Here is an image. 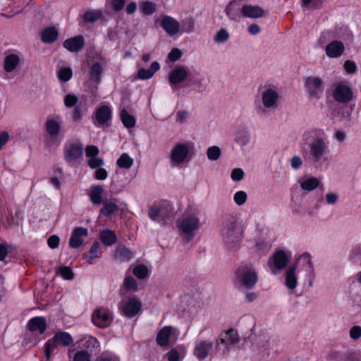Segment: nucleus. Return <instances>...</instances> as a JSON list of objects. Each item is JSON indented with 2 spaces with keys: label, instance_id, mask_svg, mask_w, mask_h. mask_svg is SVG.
Here are the masks:
<instances>
[{
  "label": "nucleus",
  "instance_id": "nucleus-1",
  "mask_svg": "<svg viewBox=\"0 0 361 361\" xmlns=\"http://www.w3.org/2000/svg\"><path fill=\"white\" fill-rule=\"evenodd\" d=\"M314 138L308 143V149L304 148V157L307 158L314 164L328 162L329 158V142L325 138V133L323 130H314Z\"/></svg>",
  "mask_w": 361,
  "mask_h": 361
},
{
  "label": "nucleus",
  "instance_id": "nucleus-2",
  "mask_svg": "<svg viewBox=\"0 0 361 361\" xmlns=\"http://www.w3.org/2000/svg\"><path fill=\"white\" fill-rule=\"evenodd\" d=\"M221 235L227 249L234 250L242 240L243 229L234 218H231L224 223Z\"/></svg>",
  "mask_w": 361,
  "mask_h": 361
},
{
  "label": "nucleus",
  "instance_id": "nucleus-3",
  "mask_svg": "<svg viewBox=\"0 0 361 361\" xmlns=\"http://www.w3.org/2000/svg\"><path fill=\"white\" fill-rule=\"evenodd\" d=\"M73 343V338L69 333L66 331L56 332L54 337L48 340L44 345L46 360H50L51 353L57 348V345L67 347Z\"/></svg>",
  "mask_w": 361,
  "mask_h": 361
},
{
  "label": "nucleus",
  "instance_id": "nucleus-4",
  "mask_svg": "<svg viewBox=\"0 0 361 361\" xmlns=\"http://www.w3.org/2000/svg\"><path fill=\"white\" fill-rule=\"evenodd\" d=\"M235 280L243 287L252 288L257 281V275L250 266L244 265L236 270Z\"/></svg>",
  "mask_w": 361,
  "mask_h": 361
},
{
  "label": "nucleus",
  "instance_id": "nucleus-5",
  "mask_svg": "<svg viewBox=\"0 0 361 361\" xmlns=\"http://www.w3.org/2000/svg\"><path fill=\"white\" fill-rule=\"evenodd\" d=\"M177 226L180 232L190 239L193 236V233L200 227V220L194 214L185 215L182 219L177 221Z\"/></svg>",
  "mask_w": 361,
  "mask_h": 361
},
{
  "label": "nucleus",
  "instance_id": "nucleus-6",
  "mask_svg": "<svg viewBox=\"0 0 361 361\" xmlns=\"http://www.w3.org/2000/svg\"><path fill=\"white\" fill-rule=\"evenodd\" d=\"M332 96L337 102L347 104L352 100L353 92L348 85L340 82L334 85Z\"/></svg>",
  "mask_w": 361,
  "mask_h": 361
},
{
  "label": "nucleus",
  "instance_id": "nucleus-7",
  "mask_svg": "<svg viewBox=\"0 0 361 361\" xmlns=\"http://www.w3.org/2000/svg\"><path fill=\"white\" fill-rule=\"evenodd\" d=\"M323 81L318 77H307L305 80V86L310 99H319L323 94Z\"/></svg>",
  "mask_w": 361,
  "mask_h": 361
},
{
  "label": "nucleus",
  "instance_id": "nucleus-8",
  "mask_svg": "<svg viewBox=\"0 0 361 361\" xmlns=\"http://www.w3.org/2000/svg\"><path fill=\"white\" fill-rule=\"evenodd\" d=\"M190 147L185 143H177L170 152V161L173 166L180 164L186 161Z\"/></svg>",
  "mask_w": 361,
  "mask_h": 361
},
{
  "label": "nucleus",
  "instance_id": "nucleus-9",
  "mask_svg": "<svg viewBox=\"0 0 361 361\" xmlns=\"http://www.w3.org/2000/svg\"><path fill=\"white\" fill-rule=\"evenodd\" d=\"M92 320L99 328L108 327L112 321L111 312L105 308L97 309L92 314Z\"/></svg>",
  "mask_w": 361,
  "mask_h": 361
},
{
  "label": "nucleus",
  "instance_id": "nucleus-10",
  "mask_svg": "<svg viewBox=\"0 0 361 361\" xmlns=\"http://www.w3.org/2000/svg\"><path fill=\"white\" fill-rule=\"evenodd\" d=\"M239 341V337L237 331L234 329H230L224 334L220 335L219 339L216 340V350L220 349V345L223 344L228 350L229 345H234Z\"/></svg>",
  "mask_w": 361,
  "mask_h": 361
},
{
  "label": "nucleus",
  "instance_id": "nucleus-11",
  "mask_svg": "<svg viewBox=\"0 0 361 361\" xmlns=\"http://www.w3.org/2000/svg\"><path fill=\"white\" fill-rule=\"evenodd\" d=\"M141 307V302L133 297L126 302L121 309L123 315L128 318H132L140 311Z\"/></svg>",
  "mask_w": 361,
  "mask_h": 361
},
{
  "label": "nucleus",
  "instance_id": "nucleus-12",
  "mask_svg": "<svg viewBox=\"0 0 361 361\" xmlns=\"http://www.w3.org/2000/svg\"><path fill=\"white\" fill-rule=\"evenodd\" d=\"M213 348V343L209 341H197L194 348V355L200 360H204Z\"/></svg>",
  "mask_w": 361,
  "mask_h": 361
},
{
  "label": "nucleus",
  "instance_id": "nucleus-13",
  "mask_svg": "<svg viewBox=\"0 0 361 361\" xmlns=\"http://www.w3.org/2000/svg\"><path fill=\"white\" fill-rule=\"evenodd\" d=\"M188 76V68L185 66L176 67L169 75L171 85H177L183 82Z\"/></svg>",
  "mask_w": 361,
  "mask_h": 361
},
{
  "label": "nucleus",
  "instance_id": "nucleus-14",
  "mask_svg": "<svg viewBox=\"0 0 361 361\" xmlns=\"http://www.w3.org/2000/svg\"><path fill=\"white\" fill-rule=\"evenodd\" d=\"M63 46L71 52H78L85 46V39L82 35H76L66 39L63 42Z\"/></svg>",
  "mask_w": 361,
  "mask_h": 361
},
{
  "label": "nucleus",
  "instance_id": "nucleus-15",
  "mask_svg": "<svg viewBox=\"0 0 361 361\" xmlns=\"http://www.w3.org/2000/svg\"><path fill=\"white\" fill-rule=\"evenodd\" d=\"M88 231L83 227H77L73 229L69 240V245L72 248H78L84 242L83 238L87 237Z\"/></svg>",
  "mask_w": 361,
  "mask_h": 361
},
{
  "label": "nucleus",
  "instance_id": "nucleus-16",
  "mask_svg": "<svg viewBox=\"0 0 361 361\" xmlns=\"http://www.w3.org/2000/svg\"><path fill=\"white\" fill-rule=\"evenodd\" d=\"M278 99V92L271 88H269L264 90L262 94L263 105L267 109L276 107L277 105Z\"/></svg>",
  "mask_w": 361,
  "mask_h": 361
},
{
  "label": "nucleus",
  "instance_id": "nucleus-17",
  "mask_svg": "<svg viewBox=\"0 0 361 361\" xmlns=\"http://www.w3.org/2000/svg\"><path fill=\"white\" fill-rule=\"evenodd\" d=\"M161 25L163 29L166 31V32L170 36H173L177 34L178 32L179 31V23L171 16H164L162 18Z\"/></svg>",
  "mask_w": 361,
  "mask_h": 361
},
{
  "label": "nucleus",
  "instance_id": "nucleus-18",
  "mask_svg": "<svg viewBox=\"0 0 361 361\" xmlns=\"http://www.w3.org/2000/svg\"><path fill=\"white\" fill-rule=\"evenodd\" d=\"M83 147L81 144H71L65 149V159L68 163H71L82 154Z\"/></svg>",
  "mask_w": 361,
  "mask_h": 361
},
{
  "label": "nucleus",
  "instance_id": "nucleus-19",
  "mask_svg": "<svg viewBox=\"0 0 361 361\" xmlns=\"http://www.w3.org/2000/svg\"><path fill=\"white\" fill-rule=\"evenodd\" d=\"M241 14L245 18H258L265 15L264 10L259 6L244 5L240 10Z\"/></svg>",
  "mask_w": 361,
  "mask_h": 361
},
{
  "label": "nucleus",
  "instance_id": "nucleus-20",
  "mask_svg": "<svg viewBox=\"0 0 361 361\" xmlns=\"http://www.w3.org/2000/svg\"><path fill=\"white\" fill-rule=\"evenodd\" d=\"M99 341L92 336H85L80 341V346L84 348L85 351L89 352L90 355L99 351Z\"/></svg>",
  "mask_w": 361,
  "mask_h": 361
},
{
  "label": "nucleus",
  "instance_id": "nucleus-21",
  "mask_svg": "<svg viewBox=\"0 0 361 361\" xmlns=\"http://www.w3.org/2000/svg\"><path fill=\"white\" fill-rule=\"evenodd\" d=\"M345 50L344 44L341 41L334 40L326 47V54L330 58H337L343 54Z\"/></svg>",
  "mask_w": 361,
  "mask_h": 361
},
{
  "label": "nucleus",
  "instance_id": "nucleus-22",
  "mask_svg": "<svg viewBox=\"0 0 361 361\" xmlns=\"http://www.w3.org/2000/svg\"><path fill=\"white\" fill-rule=\"evenodd\" d=\"M45 128L47 133L51 137H57L61 131V121L59 116L55 118H48L45 123Z\"/></svg>",
  "mask_w": 361,
  "mask_h": 361
},
{
  "label": "nucleus",
  "instance_id": "nucleus-23",
  "mask_svg": "<svg viewBox=\"0 0 361 361\" xmlns=\"http://www.w3.org/2000/svg\"><path fill=\"white\" fill-rule=\"evenodd\" d=\"M289 260L290 256L283 250L276 252L272 257L274 267L279 270L284 269Z\"/></svg>",
  "mask_w": 361,
  "mask_h": 361
},
{
  "label": "nucleus",
  "instance_id": "nucleus-24",
  "mask_svg": "<svg viewBox=\"0 0 361 361\" xmlns=\"http://www.w3.org/2000/svg\"><path fill=\"white\" fill-rule=\"evenodd\" d=\"M27 328L32 332L38 331L43 334L47 329L46 320L43 317H34L29 321Z\"/></svg>",
  "mask_w": 361,
  "mask_h": 361
},
{
  "label": "nucleus",
  "instance_id": "nucleus-25",
  "mask_svg": "<svg viewBox=\"0 0 361 361\" xmlns=\"http://www.w3.org/2000/svg\"><path fill=\"white\" fill-rule=\"evenodd\" d=\"M173 328L170 326H164L157 334V343L161 347L167 346L169 344V338L172 334Z\"/></svg>",
  "mask_w": 361,
  "mask_h": 361
},
{
  "label": "nucleus",
  "instance_id": "nucleus-26",
  "mask_svg": "<svg viewBox=\"0 0 361 361\" xmlns=\"http://www.w3.org/2000/svg\"><path fill=\"white\" fill-rule=\"evenodd\" d=\"M111 117V111L107 106H102L98 108L95 112V120L99 125H104L108 122Z\"/></svg>",
  "mask_w": 361,
  "mask_h": 361
},
{
  "label": "nucleus",
  "instance_id": "nucleus-27",
  "mask_svg": "<svg viewBox=\"0 0 361 361\" xmlns=\"http://www.w3.org/2000/svg\"><path fill=\"white\" fill-rule=\"evenodd\" d=\"M160 69V65L157 61H154L149 69L140 68L137 71V78L147 80L153 77L154 73Z\"/></svg>",
  "mask_w": 361,
  "mask_h": 361
},
{
  "label": "nucleus",
  "instance_id": "nucleus-28",
  "mask_svg": "<svg viewBox=\"0 0 361 361\" xmlns=\"http://www.w3.org/2000/svg\"><path fill=\"white\" fill-rule=\"evenodd\" d=\"M59 36L58 30L53 26L47 27L41 33V39L44 43L51 44L56 40Z\"/></svg>",
  "mask_w": 361,
  "mask_h": 361
},
{
  "label": "nucleus",
  "instance_id": "nucleus-29",
  "mask_svg": "<svg viewBox=\"0 0 361 361\" xmlns=\"http://www.w3.org/2000/svg\"><path fill=\"white\" fill-rule=\"evenodd\" d=\"M104 192V188L102 185H94L90 189L89 197L90 201L94 204H100L103 202L102 194Z\"/></svg>",
  "mask_w": 361,
  "mask_h": 361
},
{
  "label": "nucleus",
  "instance_id": "nucleus-30",
  "mask_svg": "<svg viewBox=\"0 0 361 361\" xmlns=\"http://www.w3.org/2000/svg\"><path fill=\"white\" fill-rule=\"evenodd\" d=\"M295 270L296 264L289 268L286 274V286L291 290L295 289L298 285Z\"/></svg>",
  "mask_w": 361,
  "mask_h": 361
},
{
  "label": "nucleus",
  "instance_id": "nucleus-31",
  "mask_svg": "<svg viewBox=\"0 0 361 361\" xmlns=\"http://www.w3.org/2000/svg\"><path fill=\"white\" fill-rule=\"evenodd\" d=\"M133 257V252L123 245L117 247L114 258L121 262H128Z\"/></svg>",
  "mask_w": 361,
  "mask_h": 361
},
{
  "label": "nucleus",
  "instance_id": "nucleus-32",
  "mask_svg": "<svg viewBox=\"0 0 361 361\" xmlns=\"http://www.w3.org/2000/svg\"><path fill=\"white\" fill-rule=\"evenodd\" d=\"M159 210V220L165 221L172 215V206L167 201H161L158 203Z\"/></svg>",
  "mask_w": 361,
  "mask_h": 361
},
{
  "label": "nucleus",
  "instance_id": "nucleus-33",
  "mask_svg": "<svg viewBox=\"0 0 361 361\" xmlns=\"http://www.w3.org/2000/svg\"><path fill=\"white\" fill-rule=\"evenodd\" d=\"M103 72L102 64L100 63H94L90 69V79L97 83L101 81V76Z\"/></svg>",
  "mask_w": 361,
  "mask_h": 361
},
{
  "label": "nucleus",
  "instance_id": "nucleus-34",
  "mask_svg": "<svg viewBox=\"0 0 361 361\" xmlns=\"http://www.w3.org/2000/svg\"><path fill=\"white\" fill-rule=\"evenodd\" d=\"M300 263H302L307 272L313 273L314 267L311 261V256L309 253L305 252L297 259L296 264H300Z\"/></svg>",
  "mask_w": 361,
  "mask_h": 361
},
{
  "label": "nucleus",
  "instance_id": "nucleus-35",
  "mask_svg": "<svg viewBox=\"0 0 361 361\" xmlns=\"http://www.w3.org/2000/svg\"><path fill=\"white\" fill-rule=\"evenodd\" d=\"M20 59L16 54H9L4 60V70L6 72H12L19 63Z\"/></svg>",
  "mask_w": 361,
  "mask_h": 361
},
{
  "label": "nucleus",
  "instance_id": "nucleus-36",
  "mask_svg": "<svg viewBox=\"0 0 361 361\" xmlns=\"http://www.w3.org/2000/svg\"><path fill=\"white\" fill-rule=\"evenodd\" d=\"M102 203L103 207L100 209L101 215L109 216L118 209V207L115 200L110 202L104 201Z\"/></svg>",
  "mask_w": 361,
  "mask_h": 361
},
{
  "label": "nucleus",
  "instance_id": "nucleus-37",
  "mask_svg": "<svg viewBox=\"0 0 361 361\" xmlns=\"http://www.w3.org/2000/svg\"><path fill=\"white\" fill-rule=\"evenodd\" d=\"M320 180L316 177H311L300 181V188L307 191H312L319 187Z\"/></svg>",
  "mask_w": 361,
  "mask_h": 361
},
{
  "label": "nucleus",
  "instance_id": "nucleus-38",
  "mask_svg": "<svg viewBox=\"0 0 361 361\" xmlns=\"http://www.w3.org/2000/svg\"><path fill=\"white\" fill-rule=\"evenodd\" d=\"M101 255L100 244L99 242L94 241L89 251V255L87 257V262L90 264H94L95 259L99 258Z\"/></svg>",
  "mask_w": 361,
  "mask_h": 361
},
{
  "label": "nucleus",
  "instance_id": "nucleus-39",
  "mask_svg": "<svg viewBox=\"0 0 361 361\" xmlns=\"http://www.w3.org/2000/svg\"><path fill=\"white\" fill-rule=\"evenodd\" d=\"M100 238L102 242L107 246H111L116 242V234L109 229L104 230L101 232Z\"/></svg>",
  "mask_w": 361,
  "mask_h": 361
},
{
  "label": "nucleus",
  "instance_id": "nucleus-40",
  "mask_svg": "<svg viewBox=\"0 0 361 361\" xmlns=\"http://www.w3.org/2000/svg\"><path fill=\"white\" fill-rule=\"evenodd\" d=\"M121 120L123 126L127 128H132L135 125V117L130 114L127 110L123 109L120 114Z\"/></svg>",
  "mask_w": 361,
  "mask_h": 361
},
{
  "label": "nucleus",
  "instance_id": "nucleus-41",
  "mask_svg": "<svg viewBox=\"0 0 361 361\" xmlns=\"http://www.w3.org/2000/svg\"><path fill=\"white\" fill-rule=\"evenodd\" d=\"M103 17V13L99 10H90L83 15V20L85 23H94Z\"/></svg>",
  "mask_w": 361,
  "mask_h": 361
},
{
  "label": "nucleus",
  "instance_id": "nucleus-42",
  "mask_svg": "<svg viewBox=\"0 0 361 361\" xmlns=\"http://www.w3.org/2000/svg\"><path fill=\"white\" fill-rule=\"evenodd\" d=\"M134 163L133 159H132L128 154L123 153L117 159L116 164L118 167L123 169H130Z\"/></svg>",
  "mask_w": 361,
  "mask_h": 361
},
{
  "label": "nucleus",
  "instance_id": "nucleus-43",
  "mask_svg": "<svg viewBox=\"0 0 361 361\" xmlns=\"http://www.w3.org/2000/svg\"><path fill=\"white\" fill-rule=\"evenodd\" d=\"M59 80L61 82H68L73 75V72L71 68H61L57 73Z\"/></svg>",
  "mask_w": 361,
  "mask_h": 361
},
{
  "label": "nucleus",
  "instance_id": "nucleus-44",
  "mask_svg": "<svg viewBox=\"0 0 361 361\" xmlns=\"http://www.w3.org/2000/svg\"><path fill=\"white\" fill-rule=\"evenodd\" d=\"M236 0L231 1L227 6L226 7L225 12L226 16L231 19L233 20H237L238 17V13L237 9L235 8V3Z\"/></svg>",
  "mask_w": 361,
  "mask_h": 361
},
{
  "label": "nucleus",
  "instance_id": "nucleus-45",
  "mask_svg": "<svg viewBox=\"0 0 361 361\" xmlns=\"http://www.w3.org/2000/svg\"><path fill=\"white\" fill-rule=\"evenodd\" d=\"M133 273L138 279H144L148 276V268L144 264H139L133 269Z\"/></svg>",
  "mask_w": 361,
  "mask_h": 361
},
{
  "label": "nucleus",
  "instance_id": "nucleus-46",
  "mask_svg": "<svg viewBox=\"0 0 361 361\" xmlns=\"http://www.w3.org/2000/svg\"><path fill=\"white\" fill-rule=\"evenodd\" d=\"M56 274H60L66 280H72L74 278V274L69 267H61L56 271Z\"/></svg>",
  "mask_w": 361,
  "mask_h": 361
},
{
  "label": "nucleus",
  "instance_id": "nucleus-47",
  "mask_svg": "<svg viewBox=\"0 0 361 361\" xmlns=\"http://www.w3.org/2000/svg\"><path fill=\"white\" fill-rule=\"evenodd\" d=\"M207 155L209 160L216 161L221 156V149L216 146L210 147L207 149Z\"/></svg>",
  "mask_w": 361,
  "mask_h": 361
},
{
  "label": "nucleus",
  "instance_id": "nucleus-48",
  "mask_svg": "<svg viewBox=\"0 0 361 361\" xmlns=\"http://www.w3.org/2000/svg\"><path fill=\"white\" fill-rule=\"evenodd\" d=\"M123 285L127 290L136 291L137 289V284L135 279L131 276H126Z\"/></svg>",
  "mask_w": 361,
  "mask_h": 361
},
{
  "label": "nucleus",
  "instance_id": "nucleus-49",
  "mask_svg": "<svg viewBox=\"0 0 361 361\" xmlns=\"http://www.w3.org/2000/svg\"><path fill=\"white\" fill-rule=\"evenodd\" d=\"M247 199V195L245 191L240 190L235 193L233 200L236 204L241 206L245 203Z\"/></svg>",
  "mask_w": 361,
  "mask_h": 361
},
{
  "label": "nucleus",
  "instance_id": "nucleus-50",
  "mask_svg": "<svg viewBox=\"0 0 361 361\" xmlns=\"http://www.w3.org/2000/svg\"><path fill=\"white\" fill-rule=\"evenodd\" d=\"M229 38V34L225 28H221L214 36V41L218 43L224 42Z\"/></svg>",
  "mask_w": 361,
  "mask_h": 361
},
{
  "label": "nucleus",
  "instance_id": "nucleus-51",
  "mask_svg": "<svg viewBox=\"0 0 361 361\" xmlns=\"http://www.w3.org/2000/svg\"><path fill=\"white\" fill-rule=\"evenodd\" d=\"M91 355L85 350L78 351L73 357V361H90Z\"/></svg>",
  "mask_w": 361,
  "mask_h": 361
},
{
  "label": "nucleus",
  "instance_id": "nucleus-52",
  "mask_svg": "<svg viewBox=\"0 0 361 361\" xmlns=\"http://www.w3.org/2000/svg\"><path fill=\"white\" fill-rule=\"evenodd\" d=\"M142 11L146 15H151L156 11L155 4L150 1H146L141 5Z\"/></svg>",
  "mask_w": 361,
  "mask_h": 361
},
{
  "label": "nucleus",
  "instance_id": "nucleus-53",
  "mask_svg": "<svg viewBox=\"0 0 361 361\" xmlns=\"http://www.w3.org/2000/svg\"><path fill=\"white\" fill-rule=\"evenodd\" d=\"M84 111L81 105L75 106L73 111V119L75 122H80L83 117Z\"/></svg>",
  "mask_w": 361,
  "mask_h": 361
},
{
  "label": "nucleus",
  "instance_id": "nucleus-54",
  "mask_svg": "<svg viewBox=\"0 0 361 361\" xmlns=\"http://www.w3.org/2000/svg\"><path fill=\"white\" fill-rule=\"evenodd\" d=\"M148 214H149V217L152 220L154 221V220L158 219L159 221H160L159 220V204H158V203L157 204H154V205H152L149 207Z\"/></svg>",
  "mask_w": 361,
  "mask_h": 361
},
{
  "label": "nucleus",
  "instance_id": "nucleus-55",
  "mask_svg": "<svg viewBox=\"0 0 361 361\" xmlns=\"http://www.w3.org/2000/svg\"><path fill=\"white\" fill-rule=\"evenodd\" d=\"M78 102V97L73 94H68L65 96L64 104L66 107L71 108L74 106Z\"/></svg>",
  "mask_w": 361,
  "mask_h": 361
},
{
  "label": "nucleus",
  "instance_id": "nucleus-56",
  "mask_svg": "<svg viewBox=\"0 0 361 361\" xmlns=\"http://www.w3.org/2000/svg\"><path fill=\"white\" fill-rule=\"evenodd\" d=\"M244 175V171L241 169L236 168L231 171V177L234 181H240L243 179Z\"/></svg>",
  "mask_w": 361,
  "mask_h": 361
},
{
  "label": "nucleus",
  "instance_id": "nucleus-57",
  "mask_svg": "<svg viewBox=\"0 0 361 361\" xmlns=\"http://www.w3.org/2000/svg\"><path fill=\"white\" fill-rule=\"evenodd\" d=\"M104 164V161L101 158L92 157L88 160V165L91 169L100 168Z\"/></svg>",
  "mask_w": 361,
  "mask_h": 361
},
{
  "label": "nucleus",
  "instance_id": "nucleus-58",
  "mask_svg": "<svg viewBox=\"0 0 361 361\" xmlns=\"http://www.w3.org/2000/svg\"><path fill=\"white\" fill-rule=\"evenodd\" d=\"M343 67L345 71L349 74H353L357 71L355 63L350 60L345 61Z\"/></svg>",
  "mask_w": 361,
  "mask_h": 361
},
{
  "label": "nucleus",
  "instance_id": "nucleus-59",
  "mask_svg": "<svg viewBox=\"0 0 361 361\" xmlns=\"http://www.w3.org/2000/svg\"><path fill=\"white\" fill-rule=\"evenodd\" d=\"M350 336L353 340H357L361 337V326H354L350 330Z\"/></svg>",
  "mask_w": 361,
  "mask_h": 361
},
{
  "label": "nucleus",
  "instance_id": "nucleus-60",
  "mask_svg": "<svg viewBox=\"0 0 361 361\" xmlns=\"http://www.w3.org/2000/svg\"><path fill=\"white\" fill-rule=\"evenodd\" d=\"M183 30L185 32H191L194 30V22L191 18L185 20L182 24Z\"/></svg>",
  "mask_w": 361,
  "mask_h": 361
},
{
  "label": "nucleus",
  "instance_id": "nucleus-61",
  "mask_svg": "<svg viewBox=\"0 0 361 361\" xmlns=\"http://www.w3.org/2000/svg\"><path fill=\"white\" fill-rule=\"evenodd\" d=\"M86 156L87 157L92 158L95 157L99 154V151L97 147L94 145H89L86 147L85 149Z\"/></svg>",
  "mask_w": 361,
  "mask_h": 361
},
{
  "label": "nucleus",
  "instance_id": "nucleus-62",
  "mask_svg": "<svg viewBox=\"0 0 361 361\" xmlns=\"http://www.w3.org/2000/svg\"><path fill=\"white\" fill-rule=\"evenodd\" d=\"M60 239L56 235H51L47 240V244L51 249H56L59 247Z\"/></svg>",
  "mask_w": 361,
  "mask_h": 361
},
{
  "label": "nucleus",
  "instance_id": "nucleus-63",
  "mask_svg": "<svg viewBox=\"0 0 361 361\" xmlns=\"http://www.w3.org/2000/svg\"><path fill=\"white\" fill-rule=\"evenodd\" d=\"M107 176L106 170L101 167L97 169L94 173V178L97 180H104L107 178Z\"/></svg>",
  "mask_w": 361,
  "mask_h": 361
},
{
  "label": "nucleus",
  "instance_id": "nucleus-64",
  "mask_svg": "<svg viewBox=\"0 0 361 361\" xmlns=\"http://www.w3.org/2000/svg\"><path fill=\"white\" fill-rule=\"evenodd\" d=\"M94 361H120V360L117 356L115 355L102 354L99 356Z\"/></svg>",
  "mask_w": 361,
  "mask_h": 361
}]
</instances>
